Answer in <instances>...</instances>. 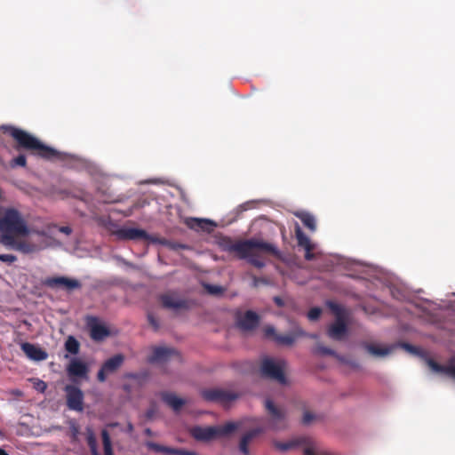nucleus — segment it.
I'll use <instances>...</instances> for the list:
<instances>
[{
  "label": "nucleus",
  "mask_w": 455,
  "mask_h": 455,
  "mask_svg": "<svg viewBox=\"0 0 455 455\" xmlns=\"http://www.w3.org/2000/svg\"><path fill=\"white\" fill-rule=\"evenodd\" d=\"M10 135L16 141L15 148L17 150H27L32 155L42 157L46 160L61 159V153L58 150L44 145L37 138L34 137L28 132L11 127L9 130Z\"/></svg>",
  "instance_id": "nucleus-1"
},
{
  "label": "nucleus",
  "mask_w": 455,
  "mask_h": 455,
  "mask_svg": "<svg viewBox=\"0 0 455 455\" xmlns=\"http://www.w3.org/2000/svg\"><path fill=\"white\" fill-rule=\"evenodd\" d=\"M30 233L20 212L13 208H8L0 218V243L13 242V238L26 236Z\"/></svg>",
  "instance_id": "nucleus-2"
},
{
  "label": "nucleus",
  "mask_w": 455,
  "mask_h": 455,
  "mask_svg": "<svg viewBox=\"0 0 455 455\" xmlns=\"http://www.w3.org/2000/svg\"><path fill=\"white\" fill-rule=\"evenodd\" d=\"M220 245L223 251L228 252H235L241 259L250 255L251 250L259 249L263 251L279 255L278 249L272 243L258 239H248L234 242L230 237H224L220 240Z\"/></svg>",
  "instance_id": "nucleus-3"
},
{
  "label": "nucleus",
  "mask_w": 455,
  "mask_h": 455,
  "mask_svg": "<svg viewBox=\"0 0 455 455\" xmlns=\"http://www.w3.org/2000/svg\"><path fill=\"white\" fill-rule=\"evenodd\" d=\"M285 362L283 360H274L269 357L263 358L260 365V375L265 379H269L284 385L287 380L284 375Z\"/></svg>",
  "instance_id": "nucleus-4"
},
{
  "label": "nucleus",
  "mask_w": 455,
  "mask_h": 455,
  "mask_svg": "<svg viewBox=\"0 0 455 455\" xmlns=\"http://www.w3.org/2000/svg\"><path fill=\"white\" fill-rule=\"evenodd\" d=\"M201 395L205 401L219 403L226 406L240 397L241 394L223 388H208L203 389Z\"/></svg>",
  "instance_id": "nucleus-5"
},
{
  "label": "nucleus",
  "mask_w": 455,
  "mask_h": 455,
  "mask_svg": "<svg viewBox=\"0 0 455 455\" xmlns=\"http://www.w3.org/2000/svg\"><path fill=\"white\" fill-rule=\"evenodd\" d=\"M120 240H146L153 243L165 244V239H159L148 235L145 230L135 228H122L116 231Z\"/></svg>",
  "instance_id": "nucleus-6"
},
{
  "label": "nucleus",
  "mask_w": 455,
  "mask_h": 455,
  "mask_svg": "<svg viewBox=\"0 0 455 455\" xmlns=\"http://www.w3.org/2000/svg\"><path fill=\"white\" fill-rule=\"evenodd\" d=\"M162 307L174 312L187 310L190 307V301L187 299L180 298L174 291L165 292L159 297Z\"/></svg>",
  "instance_id": "nucleus-7"
},
{
  "label": "nucleus",
  "mask_w": 455,
  "mask_h": 455,
  "mask_svg": "<svg viewBox=\"0 0 455 455\" xmlns=\"http://www.w3.org/2000/svg\"><path fill=\"white\" fill-rule=\"evenodd\" d=\"M269 419V427L275 430L283 429L286 427V411L285 410L276 407L274 403L267 399L265 403Z\"/></svg>",
  "instance_id": "nucleus-8"
},
{
  "label": "nucleus",
  "mask_w": 455,
  "mask_h": 455,
  "mask_svg": "<svg viewBox=\"0 0 455 455\" xmlns=\"http://www.w3.org/2000/svg\"><path fill=\"white\" fill-rule=\"evenodd\" d=\"M66 392L67 406L76 411H83L84 410V393L73 385H67L64 387Z\"/></svg>",
  "instance_id": "nucleus-9"
},
{
  "label": "nucleus",
  "mask_w": 455,
  "mask_h": 455,
  "mask_svg": "<svg viewBox=\"0 0 455 455\" xmlns=\"http://www.w3.org/2000/svg\"><path fill=\"white\" fill-rule=\"evenodd\" d=\"M124 356L122 354L115 355L104 362L97 374V379L104 382L108 375L115 373L124 363Z\"/></svg>",
  "instance_id": "nucleus-10"
},
{
  "label": "nucleus",
  "mask_w": 455,
  "mask_h": 455,
  "mask_svg": "<svg viewBox=\"0 0 455 455\" xmlns=\"http://www.w3.org/2000/svg\"><path fill=\"white\" fill-rule=\"evenodd\" d=\"M44 283L50 288L62 287L67 291H73L82 287L78 280L66 276L48 277L44 280Z\"/></svg>",
  "instance_id": "nucleus-11"
},
{
  "label": "nucleus",
  "mask_w": 455,
  "mask_h": 455,
  "mask_svg": "<svg viewBox=\"0 0 455 455\" xmlns=\"http://www.w3.org/2000/svg\"><path fill=\"white\" fill-rule=\"evenodd\" d=\"M172 357L180 360V354L177 350L168 347H156L153 349V353L149 357L150 363H165Z\"/></svg>",
  "instance_id": "nucleus-12"
},
{
  "label": "nucleus",
  "mask_w": 455,
  "mask_h": 455,
  "mask_svg": "<svg viewBox=\"0 0 455 455\" xmlns=\"http://www.w3.org/2000/svg\"><path fill=\"white\" fill-rule=\"evenodd\" d=\"M347 332V324L343 317L338 314L337 319L328 329V336L335 340H341Z\"/></svg>",
  "instance_id": "nucleus-13"
},
{
  "label": "nucleus",
  "mask_w": 455,
  "mask_h": 455,
  "mask_svg": "<svg viewBox=\"0 0 455 455\" xmlns=\"http://www.w3.org/2000/svg\"><path fill=\"white\" fill-rule=\"evenodd\" d=\"M216 427H195L191 429V435L197 441L209 442L217 438Z\"/></svg>",
  "instance_id": "nucleus-14"
},
{
  "label": "nucleus",
  "mask_w": 455,
  "mask_h": 455,
  "mask_svg": "<svg viewBox=\"0 0 455 455\" xmlns=\"http://www.w3.org/2000/svg\"><path fill=\"white\" fill-rule=\"evenodd\" d=\"M20 347L24 354L31 360L43 361L48 357V354L44 350L34 344L24 342Z\"/></svg>",
  "instance_id": "nucleus-15"
},
{
  "label": "nucleus",
  "mask_w": 455,
  "mask_h": 455,
  "mask_svg": "<svg viewBox=\"0 0 455 455\" xmlns=\"http://www.w3.org/2000/svg\"><path fill=\"white\" fill-rule=\"evenodd\" d=\"M67 372L70 378L78 377L86 379L88 367L84 362L78 359H72L67 367Z\"/></svg>",
  "instance_id": "nucleus-16"
},
{
  "label": "nucleus",
  "mask_w": 455,
  "mask_h": 455,
  "mask_svg": "<svg viewBox=\"0 0 455 455\" xmlns=\"http://www.w3.org/2000/svg\"><path fill=\"white\" fill-rule=\"evenodd\" d=\"M4 245L24 254H30L40 251V247L37 244L26 240H16V238H13L12 243H5Z\"/></svg>",
  "instance_id": "nucleus-17"
},
{
  "label": "nucleus",
  "mask_w": 455,
  "mask_h": 455,
  "mask_svg": "<svg viewBox=\"0 0 455 455\" xmlns=\"http://www.w3.org/2000/svg\"><path fill=\"white\" fill-rule=\"evenodd\" d=\"M90 336L95 341H101L109 335L108 329L98 323L97 318H92L89 322Z\"/></svg>",
  "instance_id": "nucleus-18"
},
{
  "label": "nucleus",
  "mask_w": 455,
  "mask_h": 455,
  "mask_svg": "<svg viewBox=\"0 0 455 455\" xmlns=\"http://www.w3.org/2000/svg\"><path fill=\"white\" fill-rule=\"evenodd\" d=\"M259 322V315L251 310L245 312V314L238 320V325L242 330L251 331L255 329Z\"/></svg>",
  "instance_id": "nucleus-19"
},
{
  "label": "nucleus",
  "mask_w": 455,
  "mask_h": 455,
  "mask_svg": "<svg viewBox=\"0 0 455 455\" xmlns=\"http://www.w3.org/2000/svg\"><path fill=\"white\" fill-rule=\"evenodd\" d=\"M265 431L264 427H256L253 428L247 433H245L243 437L241 438L240 443H239V450L244 455L249 454V444L251 442L253 438L258 436L259 435L262 434Z\"/></svg>",
  "instance_id": "nucleus-20"
},
{
  "label": "nucleus",
  "mask_w": 455,
  "mask_h": 455,
  "mask_svg": "<svg viewBox=\"0 0 455 455\" xmlns=\"http://www.w3.org/2000/svg\"><path fill=\"white\" fill-rule=\"evenodd\" d=\"M162 400L168 404L174 411H179L181 407L186 403L185 400L178 397L175 394L171 392H162L160 394Z\"/></svg>",
  "instance_id": "nucleus-21"
},
{
  "label": "nucleus",
  "mask_w": 455,
  "mask_h": 455,
  "mask_svg": "<svg viewBox=\"0 0 455 455\" xmlns=\"http://www.w3.org/2000/svg\"><path fill=\"white\" fill-rule=\"evenodd\" d=\"M364 348L367 352L376 357H383L393 352L397 347L396 345L381 347L375 344L364 343Z\"/></svg>",
  "instance_id": "nucleus-22"
},
{
  "label": "nucleus",
  "mask_w": 455,
  "mask_h": 455,
  "mask_svg": "<svg viewBox=\"0 0 455 455\" xmlns=\"http://www.w3.org/2000/svg\"><path fill=\"white\" fill-rule=\"evenodd\" d=\"M426 362L433 371L444 373L455 379V365H441L432 358H427Z\"/></svg>",
  "instance_id": "nucleus-23"
},
{
  "label": "nucleus",
  "mask_w": 455,
  "mask_h": 455,
  "mask_svg": "<svg viewBox=\"0 0 455 455\" xmlns=\"http://www.w3.org/2000/svg\"><path fill=\"white\" fill-rule=\"evenodd\" d=\"M305 335H306L305 332L302 331L301 330H297L295 332L289 333V334H278L275 337V342L278 345L291 346L295 342L296 339L299 336H305Z\"/></svg>",
  "instance_id": "nucleus-24"
},
{
  "label": "nucleus",
  "mask_w": 455,
  "mask_h": 455,
  "mask_svg": "<svg viewBox=\"0 0 455 455\" xmlns=\"http://www.w3.org/2000/svg\"><path fill=\"white\" fill-rule=\"evenodd\" d=\"M259 253H266V251H263L259 249H253L251 250L250 255L245 257L244 259H247L251 265L260 269L265 267V262L259 259ZM267 254L273 255L272 253L269 252H267Z\"/></svg>",
  "instance_id": "nucleus-25"
},
{
  "label": "nucleus",
  "mask_w": 455,
  "mask_h": 455,
  "mask_svg": "<svg viewBox=\"0 0 455 455\" xmlns=\"http://www.w3.org/2000/svg\"><path fill=\"white\" fill-rule=\"evenodd\" d=\"M86 441L92 455H100L98 451L97 439L93 429L91 427L85 428Z\"/></svg>",
  "instance_id": "nucleus-26"
},
{
  "label": "nucleus",
  "mask_w": 455,
  "mask_h": 455,
  "mask_svg": "<svg viewBox=\"0 0 455 455\" xmlns=\"http://www.w3.org/2000/svg\"><path fill=\"white\" fill-rule=\"evenodd\" d=\"M146 445L148 449L156 452H162L167 455H178L179 453V449L164 446L153 442H148Z\"/></svg>",
  "instance_id": "nucleus-27"
},
{
  "label": "nucleus",
  "mask_w": 455,
  "mask_h": 455,
  "mask_svg": "<svg viewBox=\"0 0 455 455\" xmlns=\"http://www.w3.org/2000/svg\"><path fill=\"white\" fill-rule=\"evenodd\" d=\"M295 215L302 221L304 226L310 231L314 232L316 229L315 220L313 215L308 212H297Z\"/></svg>",
  "instance_id": "nucleus-28"
},
{
  "label": "nucleus",
  "mask_w": 455,
  "mask_h": 455,
  "mask_svg": "<svg viewBox=\"0 0 455 455\" xmlns=\"http://www.w3.org/2000/svg\"><path fill=\"white\" fill-rule=\"evenodd\" d=\"M295 235L298 241V245L307 249L312 247L310 239L304 234L298 223L295 226Z\"/></svg>",
  "instance_id": "nucleus-29"
},
{
  "label": "nucleus",
  "mask_w": 455,
  "mask_h": 455,
  "mask_svg": "<svg viewBox=\"0 0 455 455\" xmlns=\"http://www.w3.org/2000/svg\"><path fill=\"white\" fill-rule=\"evenodd\" d=\"M240 427V424L237 422H228L223 426L216 427L217 436H225L228 435L234 431H235Z\"/></svg>",
  "instance_id": "nucleus-30"
},
{
  "label": "nucleus",
  "mask_w": 455,
  "mask_h": 455,
  "mask_svg": "<svg viewBox=\"0 0 455 455\" xmlns=\"http://www.w3.org/2000/svg\"><path fill=\"white\" fill-rule=\"evenodd\" d=\"M64 346L65 349L72 355H77L79 353L80 343L74 336H68Z\"/></svg>",
  "instance_id": "nucleus-31"
},
{
  "label": "nucleus",
  "mask_w": 455,
  "mask_h": 455,
  "mask_svg": "<svg viewBox=\"0 0 455 455\" xmlns=\"http://www.w3.org/2000/svg\"><path fill=\"white\" fill-rule=\"evenodd\" d=\"M101 437H102V443H103L104 454L105 455H113V448H112L110 435H109V433L106 429H103L101 431Z\"/></svg>",
  "instance_id": "nucleus-32"
},
{
  "label": "nucleus",
  "mask_w": 455,
  "mask_h": 455,
  "mask_svg": "<svg viewBox=\"0 0 455 455\" xmlns=\"http://www.w3.org/2000/svg\"><path fill=\"white\" fill-rule=\"evenodd\" d=\"M54 229H57V225L49 224L42 229H35L32 230L31 232L38 236L52 238Z\"/></svg>",
  "instance_id": "nucleus-33"
},
{
  "label": "nucleus",
  "mask_w": 455,
  "mask_h": 455,
  "mask_svg": "<svg viewBox=\"0 0 455 455\" xmlns=\"http://www.w3.org/2000/svg\"><path fill=\"white\" fill-rule=\"evenodd\" d=\"M212 224L211 221L199 219H191L188 225L191 228L195 229H205V226Z\"/></svg>",
  "instance_id": "nucleus-34"
},
{
  "label": "nucleus",
  "mask_w": 455,
  "mask_h": 455,
  "mask_svg": "<svg viewBox=\"0 0 455 455\" xmlns=\"http://www.w3.org/2000/svg\"><path fill=\"white\" fill-rule=\"evenodd\" d=\"M315 353L323 355L337 356V354L333 349L324 347L322 344H317V346L315 347Z\"/></svg>",
  "instance_id": "nucleus-35"
},
{
  "label": "nucleus",
  "mask_w": 455,
  "mask_h": 455,
  "mask_svg": "<svg viewBox=\"0 0 455 455\" xmlns=\"http://www.w3.org/2000/svg\"><path fill=\"white\" fill-rule=\"evenodd\" d=\"M69 429H70L71 442L72 443H77L78 442V435L80 434V427H79V426L76 423L72 422L70 424Z\"/></svg>",
  "instance_id": "nucleus-36"
},
{
  "label": "nucleus",
  "mask_w": 455,
  "mask_h": 455,
  "mask_svg": "<svg viewBox=\"0 0 455 455\" xmlns=\"http://www.w3.org/2000/svg\"><path fill=\"white\" fill-rule=\"evenodd\" d=\"M264 336L275 341V337L278 335L273 326L267 325L263 329Z\"/></svg>",
  "instance_id": "nucleus-37"
},
{
  "label": "nucleus",
  "mask_w": 455,
  "mask_h": 455,
  "mask_svg": "<svg viewBox=\"0 0 455 455\" xmlns=\"http://www.w3.org/2000/svg\"><path fill=\"white\" fill-rule=\"evenodd\" d=\"M148 323L154 329V331H158L159 330L160 323H159L158 319L155 316V315L153 313H148Z\"/></svg>",
  "instance_id": "nucleus-38"
},
{
  "label": "nucleus",
  "mask_w": 455,
  "mask_h": 455,
  "mask_svg": "<svg viewBox=\"0 0 455 455\" xmlns=\"http://www.w3.org/2000/svg\"><path fill=\"white\" fill-rule=\"evenodd\" d=\"M322 314V309L320 307H313L307 313V317L311 321L317 320Z\"/></svg>",
  "instance_id": "nucleus-39"
},
{
  "label": "nucleus",
  "mask_w": 455,
  "mask_h": 455,
  "mask_svg": "<svg viewBox=\"0 0 455 455\" xmlns=\"http://www.w3.org/2000/svg\"><path fill=\"white\" fill-rule=\"evenodd\" d=\"M27 164L26 156L24 155H19L17 157L12 159V166H21L25 167Z\"/></svg>",
  "instance_id": "nucleus-40"
},
{
  "label": "nucleus",
  "mask_w": 455,
  "mask_h": 455,
  "mask_svg": "<svg viewBox=\"0 0 455 455\" xmlns=\"http://www.w3.org/2000/svg\"><path fill=\"white\" fill-rule=\"evenodd\" d=\"M296 445L295 442H288V443H276L275 447L282 451H286L291 448H293Z\"/></svg>",
  "instance_id": "nucleus-41"
},
{
  "label": "nucleus",
  "mask_w": 455,
  "mask_h": 455,
  "mask_svg": "<svg viewBox=\"0 0 455 455\" xmlns=\"http://www.w3.org/2000/svg\"><path fill=\"white\" fill-rule=\"evenodd\" d=\"M16 260L17 257L13 254H0V261L2 262L11 265Z\"/></svg>",
  "instance_id": "nucleus-42"
},
{
  "label": "nucleus",
  "mask_w": 455,
  "mask_h": 455,
  "mask_svg": "<svg viewBox=\"0 0 455 455\" xmlns=\"http://www.w3.org/2000/svg\"><path fill=\"white\" fill-rule=\"evenodd\" d=\"M401 346L408 352L414 354V355H420L421 351L419 347L412 346L408 343H402Z\"/></svg>",
  "instance_id": "nucleus-43"
},
{
  "label": "nucleus",
  "mask_w": 455,
  "mask_h": 455,
  "mask_svg": "<svg viewBox=\"0 0 455 455\" xmlns=\"http://www.w3.org/2000/svg\"><path fill=\"white\" fill-rule=\"evenodd\" d=\"M206 289L212 294H219V293L222 292V288L220 286H217V285L208 284L206 286Z\"/></svg>",
  "instance_id": "nucleus-44"
},
{
  "label": "nucleus",
  "mask_w": 455,
  "mask_h": 455,
  "mask_svg": "<svg viewBox=\"0 0 455 455\" xmlns=\"http://www.w3.org/2000/svg\"><path fill=\"white\" fill-rule=\"evenodd\" d=\"M315 419V416L309 412V411H306L303 415V419H302V422L303 424L305 425H307L309 424L313 419Z\"/></svg>",
  "instance_id": "nucleus-45"
},
{
  "label": "nucleus",
  "mask_w": 455,
  "mask_h": 455,
  "mask_svg": "<svg viewBox=\"0 0 455 455\" xmlns=\"http://www.w3.org/2000/svg\"><path fill=\"white\" fill-rule=\"evenodd\" d=\"M306 251V253H305V259L307 260H312L315 259V254L312 252L313 251V246L312 247H309V248H307L305 249Z\"/></svg>",
  "instance_id": "nucleus-46"
},
{
  "label": "nucleus",
  "mask_w": 455,
  "mask_h": 455,
  "mask_svg": "<svg viewBox=\"0 0 455 455\" xmlns=\"http://www.w3.org/2000/svg\"><path fill=\"white\" fill-rule=\"evenodd\" d=\"M57 229L60 232L64 233L67 235H70L72 233V229L68 226H64V227H60V228L57 226Z\"/></svg>",
  "instance_id": "nucleus-47"
},
{
  "label": "nucleus",
  "mask_w": 455,
  "mask_h": 455,
  "mask_svg": "<svg viewBox=\"0 0 455 455\" xmlns=\"http://www.w3.org/2000/svg\"><path fill=\"white\" fill-rule=\"evenodd\" d=\"M252 280H253V286H255V287H257L259 285V283H267L266 279L259 278L257 276H253Z\"/></svg>",
  "instance_id": "nucleus-48"
},
{
  "label": "nucleus",
  "mask_w": 455,
  "mask_h": 455,
  "mask_svg": "<svg viewBox=\"0 0 455 455\" xmlns=\"http://www.w3.org/2000/svg\"><path fill=\"white\" fill-rule=\"evenodd\" d=\"M178 455H197L195 451H186L182 449H179Z\"/></svg>",
  "instance_id": "nucleus-49"
},
{
  "label": "nucleus",
  "mask_w": 455,
  "mask_h": 455,
  "mask_svg": "<svg viewBox=\"0 0 455 455\" xmlns=\"http://www.w3.org/2000/svg\"><path fill=\"white\" fill-rule=\"evenodd\" d=\"M154 415H155V409H153V408L148 410L146 412V417L148 419H151L154 417Z\"/></svg>",
  "instance_id": "nucleus-50"
},
{
  "label": "nucleus",
  "mask_w": 455,
  "mask_h": 455,
  "mask_svg": "<svg viewBox=\"0 0 455 455\" xmlns=\"http://www.w3.org/2000/svg\"><path fill=\"white\" fill-rule=\"evenodd\" d=\"M145 435H147L148 436H152L153 435V432L150 428H146L145 431H144Z\"/></svg>",
  "instance_id": "nucleus-51"
},
{
  "label": "nucleus",
  "mask_w": 455,
  "mask_h": 455,
  "mask_svg": "<svg viewBox=\"0 0 455 455\" xmlns=\"http://www.w3.org/2000/svg\"><path fill=\"white\" fill-rule=\"evenodd\" d=\"M275 302L277 305H279V306H282V305H283V301H282V299H281L280 298H278V297H275Z\"/></svg>",
  "instance_id": "nucleus-52"
},
{
  "label": "nucleus",
  "mask_w": 455,
  "mask_h": 455,
  "mask_svg": "<svg viewBox=\"0 0 455 455\" xmlns=\"http://www.w3.org/2000/svg\"><path fill=\"white\" fill-rule=\"evenodd\" d=\"M127 430L129 432H132L133 431V425L132 423H128L127 425Z\"/></svg>",
  "instance_id": "nucleus-53"
},
{
  "label": "nucleus",
  "mask_w": 455,
  "mask_h": 455,
  "mask_svg": "<svg viewBox=\"0 0 455 455\" xmlns=\"http://www.w3.org/2000/svg\"><path fill=\"white\" fill-rule=\"evenodd\" d=\"M12 394L15 395H22V392L19 389H16L14 391H12Z\"/></svg>",
  "instance_id": "nucleus-54"
},
{
  "label": "nucleus",
  "mask_w": 455,
  "mask_h": 455,
  "mask_svg": "<svg viewBox=\"0 0 455 455\" xmlns=\"http://www.w3.org/2000/svg\"><path fill=\"white\" fill-rule=\"evenodd\" d=\"M0 455H9L4 449L0 448Z\"/></svg>",
  "instance_id": "nucleus-55"
},
{
  "label": "nucleus",
  "mask_w": 455,
  "mask_h": 455,
  "mask_svg": "<svg viewBox=\"0 0 455 455\" xmlns=\"http://www.w3.org/2000/svg\"><path fill=\"white\" fill-rule=\"evenodd\" d=\"M310 337L313 338V339H315L316 335H311Z\"/></svg>",
  "instance_id": "nucleus-56"
}]
</instances>
